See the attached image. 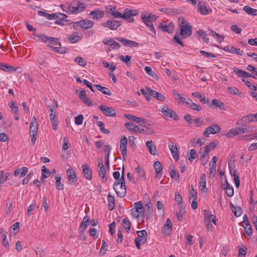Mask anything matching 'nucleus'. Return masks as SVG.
I'll use <instances>...</instances> for the list:
<instances>
[{"instance_id":"nucleus-23","label":"nucleus","mask_w":257,"mask_h":257,"mask_svg":"<svg viewBox=\"0 0 257 257\" xmlns=\"http://www.w3.org/2000/svg\"><path fill=\"white\" fill-rule=\"evenodd\" d=\"M172 230V223L170 219H167L164 225L163 231L166 235H170Z\"/></svg>"},{"instance_id":"nucleus-29","label":"nucleus","mask_w":257,"mask_h":257,"mask_svg":"<svg viewBox=\"0 0 257 257\" xmlns=\"http://www.w3.org/2000/svg\"><path fill=\"white\" fill-rule=\"evenodd\" d=\"M188 101L186 102V103L189 108L198 111H201L202 110L201 107L198 104L193 102V101L189 98H188Z\"/></svg>"},{"instance_id":"nucleus-60","label":"nucleus","mask_w":257,"mask_h":257,"mask_svg":"<svg viewBox=\"0 0 257 257\" xmlns=\"http://www.w3.org/2000/svg\"><path fill=\"white\" fill-rule=\"evenodd\" d=\"M175 200L177 202L178 204L181 206L182 203V198L180 194L178 192H176L175 194Z\"/></svg>"},{"instance_id":"nucleus-19","label":"nucleus","mask_w":257,"mask_h":257,"mask_svg":"<svg viewBox=\"0 0 257 257\" xmlns=\"http://www.w3.org/2000/svg\"><path fill=\"white\" fill-rule=\"evenodd\" d=\"M174 28V24L172 22L170 23L168 25H164L162 23L159 25V29L160 30L170 34L173 32Z\"/></svg>"},{"instance_id":"nucleus-64","label":"nucleus","mask_w":257,"mask_h":257,"mask_svg":"<svg viewBox=\"0 0 257 257\" xmlns=\"http://www.w3.org/2000/svg\"><path fill=\"white\" fill-rule=\"evenodd\" d=\"M247 249L244 248H239L238 249V257H245Z\"/></svg>"},{"instance_id":"nucleus-61","label":"nucleus","mask_w":257,"mask_h":257,"mask_svg":"<svg viewBox=\"0 0 257 257\" xmlns=\"http://www.w3.org/2000/svg\"><path fill=\"white\" fill-rule=\"evenodd\" d=\"M123 227L126 230L127 232H128L130 230V222L128 220L124 218L122 220Z\"/></svg>"},{"instance_id":"nucleus-54","label":"nucleus","mask_w":257,"mask_h":257,"mask_svg":"<svg viewBox=\"0 0 257 257\" xmlns=\"http://www.w3.org/2000/svg\"><path fill=\"white\" fill-rule=\"evenodd\" d=\"M55 180H56V186L57 189H58V190H63L64 188V187H63L64 186L61 183V177L59 176H56L55 177Z\"/></svg>"},{"instance_id":"nucleus-21","label":"nucleus","mask_w":257,"mask_h":257,"mask_svg":"<svg viewBox=\"0 0 257 257\" xmlns=\"http://www.w3.org/2000/svg\"><path fill=\"white\" fill-rule=\"evenodd\" d=\"M116 40L121 42L123 43V45L125 46H129L130 47H137L138 46V43L133 41L127 40L126 39L118 37L116 38Z\"/></svg>"},{"instance_id":"nucleus-2","label":"nucleus","mask_w":257,"mask_h":257,"mask_svg":"<svg viewBox=\"0 0 257 257\" xmlns=\"http://www.w3.org/2000/svg\"><path fill=\"white\" fill-rule=\"evenodd\" d=\"M113 189L116 194L120 197H123L126 194V191L125 186L124 177L122 175L118 181H116L113 184Z\"/></svg>"},{"instance_id":"nucleus-25","label":"nucleus","mask_w":257,"mask_h":257,"mask_svg":"<svg viewBox=\"0 0 257 257\" xmlns=\"http://www.w3.org/2000/svg\"><path fill=\"white\" fill-rule=\"evenodd\" d=\"M242 122L245 124H248L253 120L257 121V113L256 114H249L242 117Z\"/></svg>"},{"instance_id":"nucleus-51","label":"nucleus","mask_w":257,"mask_h":257,"mask_svg":"<svg viewBox=\"0 0 257 257\" xmlns=\"http://www.w3.org/2000/svg\"><path fill=\"white\" fill-rule=\"evenodd\" d=\"M154 168L157 174H159L162 170V167L161 163L157 161L154 163Z\"/></svg>"},{"instance_id":"nucleus-10","label":"nucleus","mask_w":257,"mask_h":257,"mask_svg":"<svg viewBox=\"0 0 257 257\" xmlns=\"http://www.w3.org/2000/svg\"><path fill=\"white\" fill-rule=\"evenodd\" d=\"M205 214V223H206V229L209 230L211 228V225L210 224V219H212V222L216 225V217L213 214H210L206 210L204 211Z\"/></svg>"},{"instance_id":"nucleus-34","label":"nucleus","mask_w":257,"mask_h":257,"mask_svg":"<svg viewBox=\"0 0 257 257\" xmlns=\"http://www.w3.org/2000/svg\"><path fill=\"white\" fill-rule=\"evenodd\" d=\"M90 218L88 216L86 215L83 217L81 224L79 227L81 232H83L88 226Z\"/></svg>"},{"instance_id":"nucleus-40","label":"nucleus","mask_w":257,"mask_h":257,"mask_svg":"<svg viewBox=\"0 0 257 257\" xmlns=\"http://www.w3.org/2000/svg\"><path fill=\"white\" fill-rule=\"evenodd\" d=\"M243 10L249 15L257 16L256 9H253L248 6H245L243 8Z\"/></svg>"},{"instance_id":"nucleus-30","label":"nucleus","mask_w":257,"mask_h":257,"mask_svg":"<svg viewBox=\"0 0 257 257\" xmlns=\"http://www.w3.org/2000/svg\"><path fill=\"white\" fill-rule=\"evenodd\" d=\"M82 168L83 170V174L84 177L88 180H91V171L89 168L87 166V165H83L82 166Z\"/></svg>"},{"instance_id":"nucleus-47","label":"nucleus","mask_w":257,"mask_h":257,"mask_svg":"<svg viewBox=\"0 0 257 257\" xmlns=\"http://www.w3.org/2000/svg\"><path fill=\"white\" fill-rule=\"evenodd\" d=\"M145 70L147 74H148L153 78L155 79L156 80H158L159 78L157 75L153 71H152V68L150 67L146 66L145 68Z\"/></svg>"},{"instance_id":"nucleus-57","label":"nucleus","mask_w":257,"mask_h":257,"mask_svg":"<svg viewBox=\"0 0 257 257\" xmlns=\"http://www.w3.org/2000/svg\"><path fill=\"white\" fill-rule=\"evenodd\" d=\"M232 211L235 216H240L242 213V210L240 207H235L232 206Z\"/></svg>"},{"instance_id":"nucleus-50","label":"nucleus","mask_w":257,"mask_h":257,"mask_svg":"<svg viewBox=\"0 0 257 257\" xmlns=\"http://www.w3.org/2000/svg\"><path fill=\"white\" fill-rule=\"evenodd\" d=\"M197 34L199 37H201L204 40L206 43H209V38H207V35L202 30H199L197 31Z\"/></svg>"},{"instance_id":"nucleus-12","label":"nucleus","mask_w":257,"mask_h":257,"mask_svg":"<svg viewBox=\"0 0 257 257\" xmlns=\"http://www.w3.org/2000/svg\"><path fill=\"white\" fill-rule=\"evenodd\" d=\"M66 175L68 180L69 183L74 185L77 182V176L73 169H69L66 171Z\"/></svg>"},{"instance_id":"nucleus-8","label":"nucleus","mask_w":257,"mask_h":257,"mask_svg":"<svg viewBox=\"0 0 257 257\" xmlns=\"http://www.w3.org/2000/svg\"><path fill=\"white\" fill-rule=\"evenodd\" d=\"M163 115L165 116L173 118L175 120H178V117L177 114L172 109L169 108L167 106H164L161 109H160Z\"/></svg>"},{"instance_id":"nucleus-5","label":"nucleus","mask_w":257,"mask_h":257,"mask_svg":"<svg viewBox=\"0 0 257 257\" xmlns=\"http://www.w3.org/2000/svg\"><path fill=\"white\" fill-rule=\"evenodd\" d=\"M47 109L50 112V120L51 121L52 128L53 130L57 129V119L56 118V112L54 109V106L52 105H48Z\"/></svg>"},{"instance_id":"nucleus-13","label":"nucleus","mask_w":257,"mask_h":257,"mask_svg":"<svg viewBox=\"0 0 257 257\" xmlns=\"http://www.w3.org/2000/svg\"><path fill=\"white\" fill-rule=\"evenodd\" d=\"M104 11L99 9H95L88 14L90 18L97 20L102 19L104 17Z\"/></svg>"},{"instance_id":"nucleus-17","label":"nucleus","mask_w":257,"mask_h":257,"mask_svg":"<svg viewBox=\"0 0 257 257\" xmlns=\"http://www.w3.org/2000/svg\"><path fill=\"white\" fill-rule=\"evenodd\" d=\"M157 16L152 13L149 14L148 15L146 13L141 14V18L144 23H147L148 22H150V23H152L157 20Z\"/></svg>"},{"instance_id":"nucleus-62","label":"nucleus","mask_w":257,"mask_h":257,"mask_svg":"<svg viewBox=\"0 0 257 257\" xmlns=\"http://www.w3.org/2000/svg\"><path fill=\"white\" fill-rule=\"evenodd\" d=\"M2 237H3V245L6 247V249H9V241L7 238V235L6 234H3L2 235Z\"/></svg>"},{"instance_id":"nucleus-39","label":"nucleus","mask_w":257,"mask_h":257,"mask_svg":"<svg viewBox=\"0 0 257 257\" xmlns=\"http://www.w3.org/2000/svg\"><path fill=\"white\" fill-rule=\"evenodd\" d=\"M68 39L69 42L71 43H75L79 41L80 39V36L78 35L77 33L73 34L72 35H69L67 37Z\"/></svg>"},{"instance_id":"nucleus-7","label":"nucleus","mask_w":257,"mask_h":257,"mask_svg":"<svg viewBox=\"0 0 257 257\" xmlns=\"http://www.w3.org/2000/svg\"><path fill=\"white\" fill-rule=\"evenodd\" d=\"M121 24L120 21L114 20H109L101 24L103 27L108 28L111 30H116Z\"/></svg>"},{"instance_id":"nucleus-56","label":"nucleus","mask_w":257,"mask_h":257,"mask_svg":"<svg viewBox=\"0 0 257 257\" xmlns=\"http://www.w3.org/2000/svg\"><path fill=\"white\" fill-rule=\"evenodd\" d=\"M97 125L99 127L100 130L105 134H108L109 131L107 129L104 128V124L103 122L98 121L97 122Z\"/></svg>"},{"instance_id":"nucleus-26","label":"nucleus","mask_w":257,"mask_h":257,"mask_svg":"<svg viewBox=\"0 0 257 257\" xmlns=\"http://www.w3.org/2000/svg\"><path fill=\"white\" fill-rule=\"evenodd\" d=\"M234 72L237 74L239 76L242 77H252L254 79H256V78L253 76L252 74L246 72L245 71L242 70L238 68H234Z\"/></svg>"},{"instance_id":"nucleus-16","label":"nucleus","mask_w":257,"mask_h":257,"mask_svg":"<svg viewBox=\"0 0 257 257\" xmlns=\"http://www.w3.org/2000/svg\"><path fill=\"white\" fill-rule=\"evenodd\" d=\"M189 201H192L191 207L193 209H196L197 208V195L195 190L192 188L190 190Z\"/></svg>"},{"instance_id":"nucleus-15","label":"nucleus","mask_w":257,"mask_h":257,"mask_svg":"<svg viewBox=\"0 0 257 257\" xmlns=\"http://www.w3.org/2000/svg\"><path fill=\"white\" fill-rule=\"evenodd\" d=\"M127 144V138L125 136H122L121 138L120 143V149L123 160H125L126 156V146Z\"/></svg>"},{"instance_id":"nucleus-45","label":"nucleus","mask_w":257,"mask_h":257,"mask_svg":"<svg viewBox=\"0 0 257 257\" xmlns=\"http://www.w3.org/2000/svg\"><path fill=\"white\" fill-rule=\"evenodd\" d=\"M243 227V233L245 235L250 236L252 233V229L250 224L242 225Z\"/></svg>"},{"instance_id":"nucleus-53","label":"nucleus","mask_w":257,"mask_h":257,"mask_svg":"<svg viewBox=\"0 0 257 257\" xmlns=\"http://www.w3.org/2000/svg\"><path fill=\"white\" fill-rule=\"evenodd\" d=\"M109 13L114 18H121L122 14L119 12L116 11L114 8L110 9L109 11Z\"/></svg>"},{"instance_id":"nucleus-33","label":"nucleus","mask_w":257,"mask_h":257,"mask_svg":"<svg viewBox=\"0 0 257 257\" xmlns=\"http://www.w3.org/2000/svg\"><path fill=\"white\" fill-rule=\"evenodd\" d=\"M138 237L136 238L139 239L143 242H145L147 238V232L145 230L137 231Z\"/></svg>"},{"instance_id":"nucleus-44","label":"nucleus","mask_w":257,"mask_h":257,"mask_svg":"<svg viewBox=\"0 0 257 257\" xmlns=\"http://www.w3.org/2000/svg\"><path fill=\"white\" fill-rule=\"evenodd\" d=\"M169 170L171 178L172 179H175L177 180H179V174L176 172L175 167L173 166H170Z\"/></svg>"},{"instance_id":"nucleus-43","label":"nucleus","mask_w":257,"mask_h":257,"mask_svg":"<svg viewBox=\"0 0 257 257\" xmlns=\"http://www.w3.org/2000/svg\"><path fill=\"white\" fill-rule=\"evenodd\" d=\"M94 86H95L96 87L98 91H101L102 93H103L104 94L108 95H111V93L109 91L108 88H107L105 87L101 86L99 85H94Z\"/></svg>"},{"instance_id":"nucleus-59","label":"nucleus","mask_w":257,"mask_h":257,"mask_svg":"<svg viewBox=\"0 0 257 257\" xmlns=\"http://www.w3.org/2000/svg\"><path fill=\"white\" fill-rule=\"evenodd\" d=\"M230 53L232 54H236L238 55H242L243 52L239 48H236L234 46H231Z\"/></svg>"},{"instance_id":"nucleus-22","label":"nucleus","mask_w":257,"mask_h":257,"mask_svg":"<svg viewBox=\"0 0 257 257\" xmlns=\"http://www.w3.org/2000/svg\"><path fill=\"white\" fill-rule=\"evenodd\" d=\"M37 118L35 116L32 117V122L30 124V134H37L38 130V124L37 122Z\"/></svg>"},{"instance_id":"nucleus-38","label":"nucleus","mask_w":257,"mask_h":257,"mask_svg":"<svg viewBox=\"0 0 257 257\" xmlns=\"http://www.w3.org/2000/svg\"><path fill=\"white\" fill-rule=\"evenodd\" d=\"M28 168L25 167H23L22 168V171H21L20 169L17 168V169L15 170L14 173V176H17L18 175L20 174L21 177H23L27 174V173H28Z\"/></svg>"},{"instance_id":"nucleus-58","label":"nucleus","mask_w":257,"mask_h":257,"mask_svg":"<svg viewBox=\"0 0 257 257\" xmlns=\"http://www.w3.org/2000/svg\"><path fill=\"white\" fill-rule=\"evenodd\" d=\"M74 61L77 63L78 65L81 66H84L86 65V61L83 59L82 57H78L75 58Z\"/></svg>"},{"instance_id":"nucleus-24","label":"nucleus","mask_w":257,"mask_h":257,"mask_svg":"<svg viewBox=\"0 0 257 257\" xmlns=\"http://www.w3.org/2000/svg\"><path fill=\"white\" fill-rule=\"evenodd\" d=\"M241 134H242V127H235L230 129L226 136L227 137L230 138Z\"/></svg>"},{"instance_id":"nucleus-42","label":"nucleus","mask_w":257,"mask_h":257,"mask_svg":"<svg viewBox=\"0 0 257 257\" xmlns=\"http://www.w3.org/2000/svg\"><path fill=\"white\" fill-rule=\"evenodd\" d=\"M209 35L212 36L214 38H215L217 41L219 42H221L223 41L224 39V37L222 35L216 33L215 32L213 31L212 30H209Z\"/></svg>"},{"instance_id":"nucleus-63","label":"nucleus","mask_w":257,"mask_h":257,"mask_svg":"<svg viewBox=\"0 0 257 257\" xmlns=\"http://www.w3.org/2000/svg\"><path fill=\"white\" fill-rule=\"evenodd\" d=\"M83 120V116L79 114L75 118V123L77 125H81L82 124Z\"/></svg>"},{"instance_id":"nucleus-20","label":"nucleus","mask_w":257,"mask_h":257,"mask_svg":"<svg viewBox=\"0 0 257 257\" xmlns=\"http://www.w3.org/2000/svg\"><path fill=\"white\" fill-rule=\"evenodd\" d=\"M78 23L81 28L85 30L92 28L94 25V22L90 20H82Z\"/></svg>"},{"instance_id":"nucleus-4","label":"nucleus","mask_w":257,"mask_h":257,"mask_svg":"<svg viewBox=\"0 0 257 257\" xmlns=\"http://www.w3.org/2000/svg\"><path fill=\"white\" fill-rule=\"evenodd\" d=\"M134 207L132 209V214L135 217L138 218L140 216L144 217L143 204L142 201L135 203Z\"/></svg>"},{"instance_id":"nucleus-49","label":"nucleus","mask_w":257,"mask_h":257,"mask_svg":"<svg viewBox=\"0 0 257 257\" xmlns=\"http://www.w3.org/2000/svg\"><path fill=\"white\" fill-rule=\"evenodd\" d=\"M0 69L5 72H10L14 70L13 66L3 63H0Z\"/></svg>"},{"instance_id":"nucleus-36","label":"nucleus","mask_w":257,"mask_h":257,"mask_svg":"<svg viewBox=\"0 0 257 257\" xmlns=\"http://www.w3.org/2000/svg\"><path fill=\"white\" fill-rule=\"evenodd\" d=\"M103 43L105 45H107L112 47V48H119L120 45L117 42L113 40V39L106 40V41L103 40Z\"/></svg>"},{"instance_id":"nucleus-3","label":"nucleus","mask_w":257,"mask_h":257,"mask_svg":"<svg viewBox=\"0 0 257 257\" xmlns=\"http://www.w3.org/2000/svg\"><path fill=\"white\" fill-rule=\"evenodd\" d=\"M47 46L51 48L55 51L60 54L66 52L64 49L61 48V44L59 39L55 37H49L47 41Z\"/></svg>"},{"instance_id":"nucleus-9","label":"nucleus","mask_w":257,"mask_h":257,"mask_svg":"<svg viewBox=\"0 0 257 257\" xmlns=\"http://www.w3.org/2000/svg\"><path fill=\"white\" fill-rule=\"evenodd\" d=\"M137 14V13L136 12V11L130 10L128 9H125L124 10L123 14L121 15V18H123L126 20L130 23H132L134 21V17Z\"/></svg>"},{"instance_id":"nucleus-11","label":"nucleus","mask_w":257,"mask_h":257,"mask_svg":"<svg viewBox=\"0 0 257 257\" xmlns=\"http://www.w3.org/2000/svg\"><path fill=\"white\" fill-rule=\"evenodd\" d=\"M220 128L217 124L211 125L207 127L205 131L203 132V136L205 137H208L210 134H215L220 132Z\"/></svg>"},{"instance_id":"nucleus-31","label":"nucleus","mask_w":257,"mask_h":257,"mask_svg":"<svg viewBox=\"0 0 257 257\" xmlns=\"http://www.w3.org/2000/svg\"><path fill=\"white\" fill-rule=\"evenodd\" d=\"M198 11L202 15H206L211 12V10H209L206 6L201 2L198 4Z\"/></svg>"},{"instance_id":"nucleus-48","label":"nucleus","mask_w":257,"mask_h":257,"mask_svg":"<svg viewBox=\"0 0 257 257\" xmlns=\"http://www.w3.org/2000/svg\"><path fill=\"white\" fill-rule=\"evenodd\" d=\"M135 172L138 178H142L145 175L144 171L139 166L135 169Z\"/></svg>"},{"instance_id":"nucleus-32","label":"nucleus","mask_w":257,"mask_h":257,"mask_svg":"<svg viewBox=\"0 0 257 257\" xmlns=\"http://www.w3.org/2000/svg\"><path fill=\"white\" fill-rule=\"evenodd\" d=\"M226 186L225 188H223V186L221 188L223 190H226V195L228 197H232L234 194V190L232 186H231L227 182V180H225Z\"/></svg>"},{"instance_id":"nucleus-14","label":"nucleus","mask_w":257,"mask_h":257,"mask_svg":"<svg viewBox=\"0 0 257 257\" xmlns=\"http://www.w3.org/2000/svg\"><path fill=\"white\" fill-rule=\"evenodd\" d=\"M98 108L107 116H114L116 115L115 110L113 108L103 105H99Z\"/></svg>"},{"instance_id":"nucleus-6","label":"nucleus","mask_w":257,"mask_h":257,"mask_svg":"<svg viewBox=\"0 0 257 257\" xmlns=\"http://www.w3.org/2000/svg\"><path fill=\"white\" fill-rule=\"evenodd\" d=\"M180 35L182 37V38H187L190 37L192 34V27L189 24L181 25L180 26Z\"/></svg>"},{"instance_id":"nucleus-1","label":"nucleus","mask_w":257,"mask_h":257,"mask_svg":"<svg viewBox=\"0 0 257 257\" xmlns=\"http://www.w3.org/2000/svg\"><path fill=\"white\" fill-rule=\"evenodd\" d=\"M60 7L64 12L68 14H77L84 11L85 8L84 3L75 1L65 5H61Z\"/></svg>"},{"instance_id":"nucleus-46","label":"nucleus","mask_w":257,"mask_h":257,"mask_svg":"<svg viewBox=\"0 0 257 257\" xmlns=\"http://www.w3.org/2000/svg\"><path fill=\"white\" fill-rule=\"evenodd\" d=\"M107 200L108 202V206L109 209L111 211L114 208L115 205V200L114 197L110 195V194H108L107 196Z\"/></svg>"},{"instance_id":"nucleus-37","label":"nucleus","mask_w":257,"mask_h":257,"mask_svg":"<svg viewBox=\"0 0 257 257\" xmlns=\"http://www.w3.org/2000/svg\"><path fill=\"white\" fill-rule=\"evenodd\" d=\"M172 92L175 99L178 103L185 102L186 98L182 95L178 93L176 90H173Z\"/></svg>"},{"instance_id":"nucleus-55","label":"nucleus","mask_w":257,"mask_h":257,"mask_svg":"<svg viewBox=\"0 0 257 257\" xmlns=\"http://www.w3.org/2000/svg\"><path fill=\"white\" fill-rule=\"evenodd\" d=\"M50 172L49 171V170L45 166H43L42 169V178H48L50 176Z\"/></svg>"},{"instance_id":"nucleus-28","label":"nucleus","mask_w":257,"mask_h":257,"mask_svg":"<svg viewBox=\"0 0 257 257\" xmlns=\"http://www.w3.org/2000/svg\"><path fill=\"white\" fill-rule=\"evenodd\" d=\"M146 146L148 149L149 153L155 156L157 154V150L155 144L152 141H147L146 143Z\"/></svg>"},{"instance_id":"nucleus-52","label":"nucleus","mask_w":257,"mask_h":257,"mask_svg":"<svg viewBox=\"0 0 257 257\" xmlns=\"http://www.w3.org/2000/svg\"><path fill=\"white\" fill-rule=\"evenodd\" d=\"M107 247H108L107 243L104 240H103L102 241V245H101V247L100 248V250L99 251V253L101 255H103L104 254H105V253L107 250Z\"/></svg>"},{"instance_id":"nucleus-18","label":"nucleus","mask_w":257,"mask_h":257,"mask_svg":"<svg viewBox=\"0 0 257 257\" xmlns=\"http://www.w3.org/2000/svg\"><path fill=\"white\" fill-rule=\"evenodd\" d=\"M146 89L148 92L153 97L157 99L158 100L162 101H164L165 100L164 96L160 93L157 91L151 89L150 88L146 87Z\"/></svg>"},{"instance_id":"nucleus-41","label":"nucleus","mask_w":257,"mask_h":257,"mask_svg":"<svg viewBox=\"0 0 257 257\" xmlns=\"http://www.w3.org/2000/svg\"><path fill=\"white\" fill-rule=\"evenodd\" d=\"M206 175L203 173L201 175L200 185L202 187L201 191L204 192L207 191L206 188Z\"/></svg>"},{"instance_id":"nucleus-35","label":"nucleus","mask_w":257,"mask_h":257,"mask_svg":"<svg viewBox=\"0 0 257 257\" xmlns=\"http://www.w3.org/2000/svg\"><path fill=\"white\" fill-rule=\"evenodd\" d=\"M125 127L130 131L138 133L139 126L132 122H126L124 124Z\"/></svg>"},{"instance_id":"nucleus-27","label":"nucleus","mask_w":257,"mask_h":257,"mask_svg":"<svg viewBox=\"0 0 257 257\" xmlns=\"http://www.w3.org/2000/svg\"><path fill=\"white\" fill-rule=\"evenodd\" d=\"M169 148L171 152L173 158L176 161L178 160L179 155L176 145L174 143H171L169 145Z\"/></svg>"}]
</instances>
